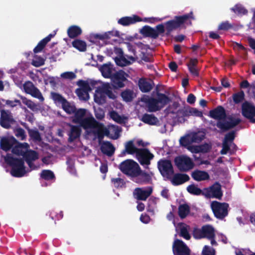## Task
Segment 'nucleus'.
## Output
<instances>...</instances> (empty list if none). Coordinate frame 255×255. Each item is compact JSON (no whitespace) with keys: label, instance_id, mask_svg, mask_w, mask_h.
<instances>
[{"label":"nucleus","instance_id":"obj_7","mask_svg":"<svg viewBox=\"0 0 255 255\" xmlns=\"http://www.w3.org/2000/svg\"><path fill=\"white\" fill-rule=\"evenodd\" d=\"M154 155L147 148H140L137 153L136 158L144 168L149 169V165L151 164Z\"/></svg>","mask_w":255,"mask_h":255},{"label":"nucleus","instance_id":"obj_12","mask_svg":"<svg viewBox=\"0 0 255 255\" xmlns=\"http://www.w3.org/2000/svg\"><path fill=\"white\" fill-rule=\"evenodd\" d=\"M204 196L207 198H215L221 199L223 196L221 185L219 182H216L212 186L204 188Z\"/></svg>","mask_w":255,"mask_h":255},{"label":"nucleus","instance_id":"obj_42","mask_svg":"<svg viewBox=\"0 0 255 255\" xmlns=\"http://www.w3.org/2000/svg\"><path fill=\"white\" fill-rule=\"evenodd\" d=\"M193 143H199L205 138V134L202 131L192 132L190 133Z\"/></svg>","mask_w":255,"mask_h":255},{"label":"nucleus","instance_id":"obj_50","mask_svg":"<svg viewBox=\"0 0 255 255\" xmlns=\"http://www.w3.org/2000/svg\"><path fill=\"white\" fill-rule=\"evenodd\" d=\"M27 130L31 138L37 141H40L41 140L40 134L38 130L30 129L28 127Z\"/></svg>","mask_w":255,"mask_h":255},{"label":"nucleus","instance_id":"obj_2","mask_svg":"<svg viewBox=\"0 0 255 255\" xmlns=\"http://www.w3.org/2000/svg\"><path fill=\"white\" fill-rule=\"evenodd\" d=\"M194 19L192 11L182 15L175 16L174 19L169 20L163 24L165 28V36H170L173 30L178 28H185L186 25H191V20Z\"/></svg>","mask_w":255,"mask_h":255},{"label":"nucleus","instance_id":"obj_26","mask_svg":"<svg viewBox=\"0 0 255 255\" xmlns=\"http://www.w3.org/2000/svg\"><path fill=\"white\" fill-rule=\"evenodd\" d=\"M70 127V131L68 134V142H72L75 139L79 138L81 135V129L80 126H74L69 124Z\"/></svg>","mask_w":255,"mask_h":255},{"label":"nucleus","instance_id":"obj_48","mask_svg":"<svg viewBox=\"0 0 255 255\" xmlns=\"http://www.w3.org/2000/svg\"><path fill=\"white\" fill-rule=\"evenodd\" d=\"M180 233L179 236L183 237L186 240H189L191 238V236L189 233V232L187 229L186 226L183 224H181L179 227Z\"/></svg>","mask_w":255,"mask_h":255},{"label":"nucleus","instance_id":"obj_27","mask_svg":"<svg viewBox=\"0 0 255 255\" xmlns=\"http://www.w3.org/2000/svg\"><path fill=\"white\" fill-rule=\"evenodd\" d=\"M140 148H137L134 144V141L130 140L125 143V149L122 152V154L126 155V154L133 155L135 154V156L137 153L139 151Z\"/></svg>","mask_w":255,"mask_h":255},{"label":"nucleus","instance_id":"obj_46","mask_svg":"<svg viewBox=\"0 0 255 255\" xmlns=\"http://www.w3.org/2000/svg\"><path fill=\"white\" fill-rule=\"evenodd\" d=\"M62 107L63 110L68 114H73L76 110V107L74 105H71L67 100L62 103Z\"/></svg>","mask_w":255,"mask_h":255},{"label":"nucleus","instance_id":"obj_53","mask_svg":"<svg viewBox=\"0 0 255 255\" xmlns=\"http://www.w3.org/2000/svg\"><path fill=\"white\" fill-rule=\"evenodd\" d=\"M110 116L112 119L119 124L124 123L123 118L116 112L112 111L110 113Z\"/></svg>","mask_w":255,"mask_h":255},{"label":"nucleus","instance_id":"obj_35","mask_svg":"<svg viewBox=\"0 0 255 255\" xmlns=\"http://www.w3.org/2000/svg\"><path fill=\"white\" fill-rule=\"evenodd\" d=\"M81 28L77 25H72L67 29V34L71 38H74L81 35L82 33Z\"/></svg>","mask_w":255,"mask_h":255},{"label":"nucleus","instance_id":"obj_34","mask_svg":"<svg viewBox=\"0 0 255 255\" xmlns=\"http://www.w3.org/2000/svg\"><path fill=\"white\" fill-rule=\"evenodd\" d=\"M144 123L149 125H155L159 121L158 119L152 114H144L141 119Z\"/></svg>","mask_w":255,"mask_h":255},{"label":"nucleus","instance_id":"obj_8","mask_svg":"<svg viewBox=\"0 0 255 255\" xmlns=\"http://www.w3.org/2000/svg\"><path fill=\"white\" fill-rule=\"evenodd\" d=\"M174 163L181 172L188 171L194 166V163L192 159L186 155H180L176 157L174 159Z\"/></svg>","mask_w":255,"mask_h":255},{"label":"nucleus","instance_id":"obj_37","mask_svg":"<svg viewBox=\"0 0 255 255\" xmlns=\"http://www.w3.org/2000/svg\"><path fill=\"white\" fill-rule=\"evenodd\" d=\"M190 211V207L188 204H181L178 207V215L180 218L184 219L189 214Z\"/></svg>","mask_w":255,"mask_h":255},{"label":"nucleus","instance_id":"obj_52","mask_svg":"<svg viewBox=\"0 0 255 255\" xmlns=\"http://www.w3.org/2000/svg\"><path fill=\"white\" fill-rule=\"evenodd\" d=\"M228 152H229L230 154L231 155L234 154L233 150H231L230 143L223 141L222 143V149L220 151V153L224 155L226 154Z\"/></svg>","mask_w":255,"mask_h":255},{"label":"nucleus","instance_id":"obj_19","mask_svg":"<svg viewBox=\"0 0 255 255\" xmlns=\"http://www.w3.org/2000/svg\"><path fill=\"white\" fill-rule=\"evenodd\" d=\"M17 143V140L13 136L10 137H2L0 140V148L5 151H8Z\"/></svg>","mask_w":255,"mask_h":255},{"label":"nucleus","instance_id":"obj_1","mask_svg":"<svg viewBox=\"0 0 255 255\" xmlns=\"http://www.w3.org/2000/svg\"><path fill=\"white\" fill-rule=\"evenodd\" d=\"M119 168L128 177L137 178L136 182L137 183H146L151 179L150 175L142 170L139 164L133 159H128L123 161L119 164Z\"/></svg>","mask_w":255,"mask_h":255},{"label":"nucleus","instance_id":"obj_23","mask_svg":"<svg viewBox=\"0 0 255 255\" xmlns=\"http://www.w3.org/2000/svg\"><path fill=\"white\" fill-rule=\"evenodd\" d=\"M142 21V18L137 15L125 16L118 20V23L123 26H128Z\"/></svg>","mask_w":255,"mask_h":255},{"label":"nucleus","instance_id":"obj_14","mask_svg":"<svg viewBox=\"0 0 255 255\" xmlns=\"http://www.w3.org/2000/svg\"><path fill=\"white\" fill-rule=\"evenodd\" d=\"M242 114L252 123H255V107L251 103L245 102L242 106Z\"/></svg>","mask_w":255,"mask_h":255},{"label":"nucleus","instance_id":"obj_10","mask_svg":"<svg viewBox=\"0 0 255 255\" xmlns=\"http://www.w3.org/2000/svg\"><path fill=\"white\" fill-rule=\"evenodd\" d=\"M229 204L213 201L211 203V208L215 216L219 219L223 220L228 214Z\"/></svg>","mask_w":255,"mask_h":255},{"label":"nucleus","instance_id":"obj_15","mask_svg":"<svg viewBox=\"0 0 255 255\" xmlns=\"http://www.w3.org/2000/svg\"><path fill=\"white\" fill-rule=\"evenodd\" d=\"M23 89L27 94H30L40 101L44 100V98L39 90L31 82L29 81L25 82L23 84Z\"/></svg>","mask_w":255,"mask_h":255},{"label":"nucleus","instance_id":"obj_63","mask_svg":"<svg viewBox=\"0 0 255 255\" xmlns=\"http://www.w3.org/2000/svg\"><path fill=\"white\" fill-rule=\"evenodd\" d=\"M233 27V25L228 21H225L221 22L218 26L219 30H228Z\"/></svg>","mask_w":255,"mask_h":255},{"label":"nucleus","instance_id":"obj_31","mask_svg":"<svg viewBox=\"0 0 255 255\" xmlns=\"http://www.w3.org/2000/svg\"><path fill=\"white\" fill-rule=\"evenodd\" d=\"M86 113V110L85 109H76L73 113L74 116L72 117V123L80 125L85 118Z\"/></svg>","mask_w":255,"mask_h":255},{"label":"nucleus","instance_id":"obj_47","mask_svg":"<svg viewBox=\"0 0 255 255\" xmlns=\"http://www.w3.org/2000/svg\"><path fill=\"white\" fill-rule=\"evenodd\" d=\"M216 126L223 131H227L233 128L230 121L224 123L222 121H217Z\"/></svg>","mask_w":255,"mask_h":255},{"label":"nucleus","instance_id":"obj_22","mask_svg":"<svg viewBox=\"0 0 255 255\" xmlns=\"http://www.w3.org/2000/svg\"><path fill=\"white\" fill-rule=\"evenodd\" d=\"M100 125L93 117L90 116L85 117L82 122L80 124L79 126L85 129L95 128Z\"/></svg>","mask_w":255,"mask_h":255},{"label":"nucleus","instance_id":"obj_55","mask_svg":"<svg viewBox=\"0 0 255 255\" xmlns=\"http://www.w3.org/2000/svg\"><path fill=\"white\" fill-rule=\"evenodd\" d=\"M244 98L245 94L242 91L234 94L233 96V101L236 104H239L242 102Z\"/></svg>","mask_w":255,"mask_h":255},{"label":"nucleus","instance_id":"obj_59","mask_svg":"<svg viewBox=\"0 0 255 255\" xmlns=\"http://www.w3.org/2000/svg\"><path fill=\"white\" fill-rule=\"evenodd\" d=\"M15 135L21 140H24L26 138V134L24 130L21 128H17L14 130Z\"/></svg>","mask_w":255,"mask_h":255},{"label":"nucleus","instance_id":"obj_51","mask_svg":"<svg viewBox=\"0 0 255 255\" xmlns=\"http://www.w3.org/2000/svg\"><path fill=\"white\" fill-rule=\"evenodd\" d=\"M45 63V59L38 55H35L34 57V59L32 60L31 64L36 67H39L41 66H42Z\"/></svg>","mask_w":255,"mask_h":255},{"label":"nucleus","instance_id":"obj_20","mask_svg":"<svg viewBox=\"0 0 255 255\" xmlns=\"http://www.w3.org/2000/svg\"><path fill=\"white\" fill-rule=\"evenodd\" d=\"M171 178L168 179L171 181V183L174 186H178L181 185L190 180L188 175L184 173H177L173 174Z\"/></svg>","mask_w":255,"mask_h":255},{"label":"nucleus","instance_id":"obj_38","mask_svg":"<svg viewBox=\"0 0 255 255\" xmlns=\"http://www.w3.org/2000/svg\"><path fill=\"white\" fill-rule=\"evenodd\" d=\"M72 46L81 52H84L87 49L86 43L80 39H76L72 43Z\"/></svg>","mask_w":255,"mask_h":255},{"label":"nucleus","instance_id":"obj_49","mask_svg":"<svg viewBox=\"0 0 255 255\" xmlns=\"http://www.w3.org/2000/svg\"><path fill=\"white\" fill-rule=\"evenodd\" d=\"M41 177L46 180H50L55 178L53 172L49 170H43L40 175Z\"/></svg>","mask_w":255,"mask_h":255},{"label":"nucleus","instance_id":"obj_43","mask_svg":"<svg viewBox=\"0 0 255 255\" xmlns=\"http://www.w3.org/2000/svg\"><path fill=\"white\" fill-rule=\"evenodd\" d=\"M187 191L191 194L194 195H202L204 196V190H202L199 188L197 187L194 184H191L187 187Z\"/></svg>","mask_w":255,"mask_h":255},{"label":"nucleus","instance_id":"obj_24","mask_svg":"<svg viewBox=\"0 0 255 255\" xmlns=\"http://www.w3.org/2000/svg\"><path fill=\"white\" fill-rule=\"evenodd\" d=\"M138 85L140 90L143 93L150 91L153 87L154 83L152 80L146 78H140L138 80Z\"/></svg>","mask_w":255,"mask_h":255},{"label":"nucleus","instance_id":"obj_9","mask_svg":"<svg viewBox=\"0 0 255 255\" xmlns=\"http://www.w3.org/2000/svg\"><path fill=\"white\" fill-rule=\"evenodd\" d=\"M214 235V229L212 226L209 225L203 226L201 229L194 228L193 231V236L196 239L211 238Z\"/></svg>","mask_w":255,"mask_h":255},{"label":"nucleus","instance_id":"obj_64","mask_svg":"<svg viewBox=\"0 0 255 255\" xmlns=\"http://www.w3.org/2000/svg\"><path fill=\"white\" fill-rule=\"evenodd\" d=\"M22 102L23 104L26 105L31 110H33L36 107L34 102L25 97L22 98Z\"/></svg>","mask_w":255,"mask_h":255},{"label":"nucleus","instance_id":"obj_62","mask_svg":"<svg viewBox=\"0 0 255 255\" xmlns=\"http://www.w3.org/2000/svg\"><path fill=\"white\" fill-rule=\"evenodd\" d=\"M77 85L80 87L79 89H83L84 90L91 91L92 89L90 87L89 83L86 81L80 80L77 82Z\"/></svg>","mask_w":255,"mask_h":255},{"label":"nucleus","instance_id":"obj_18","mask_svg":"<svg viewBox=\"0 0 255 255\" xmlns=\"http://www.w3.org/2000/svg\"><path fill=\"white\" fill-rule=\"evenodd\" d=\"M209 116L218 121H222L226 119L227 114L224 108L222 106H218L209 111Z\"/></svg>","mask_w":255,"mask_h":255},{"label":"nucleus","instance_id":"obj_57","mask_svg":"<svg viewBox=\"0 0 255 255\" xmlns=\"http://www.w3.org/2000/svg\"><path fill=\"white\" fill-rule=\"evenodd\" d=\"M47 44V42L44 39H42L38 42L36 46L34 48V53H37L42 51Z\"/></svg>","mask_w":255,"mask_h":255},{"label":"nucleus","instance_id":"obj_54","mask_svg":"<svg viewBox=\"0 0 255 255\" xmlns=\"http://www.w3.org/2000/svg\"><path fill=\"white\" fill-rule=\"evenodd\" d=\"M115 61L117 65L122 67L128 65L130 63V62L124 56H121L120 58L116 57L115 58Z\"/></svg>","mask_w":255,"mask_h":255},{"label":"nucleus","instance_id":"obj_56","mask_svg":"<svg viewBox=\"0 0 255 255\" xmlns=\"http://www.w3.org/2000/svg\"><path fill=\"white\" fill-rule=\"evenodd\" d=\"M111 181L115 187L117 188H122L126 184L124 180L121 178H112Z\"/></svg>","mask_w":255,"mask_h":255},{"label":"nucleus","instance_id":"obj_39","mask_svg":"<svg viewBox=\"0 0 255 255\" xmlns=\"http://www.w3.org/2000/svg\"><path fill=\"white\" fill-rule=\"evenodd\" d=\"M133 95V91L129 89H126L121 94L123 100L126 102H131L134 98Z\"/></svg>","mask_w":255,"mask_h":255},{"label":"nucleus","instance_id":"obj_36","mask_svg":"<svg viewBox=\"0 0 255 255\" xmlns=\"http://www.w3.org/2000/svg\"><path fill=\"white\" fill-rule=\"evenodd\" d=\"M118 31H109L103 34H96L94 35V38L104 40L110 39L113 36H118Z\"/></svg>","mask_w":255,"mask_h":255},{"label":"nucleus","instance_id":"obj_28","mask_svg":"<svg viewBox=\"0 0 255 255\" xmlns=\"http://www.w3.org/2000/svg\"><path fill=\"white\" fill-rule=\"evenodd\" d=\"M191 177L194 180L198 182L208 180L210 178L208 172L198 169L191 173Z\"/></svg>","mask_w":255,"mask_h":255},{"label":"nucleus","instance_id":"obj_29","mask_svg":"<svg viewBox=\"0 0 255 255\" xmlns=\"http://www.w3.org/2000/svg\"><path fill=\"white\" fill-rule=\"evenodd\" d=\"M28 147V143H20L17 141V143L13 146L11 151L14 154L23 156Z\"/></svg>","mask_w":255,"mask_h":255},{"label":"nucleus","instance_id":"obj_11","mask_svg":"<svg viewBox=\"0 0 255 255\" xmlns=\"http://www.w3.org/2000/svg\"><path fill=\"white\" fill-rule=\"evenodd\" d=\"M157 166L161 175L168 179L171 178L174 174L173 167L169 160H160L157 163Z\"/></svg>","mask_w":255,"mask_h":255},{"label":"nucleus","instance_id":"obj_33","mask_svg":"<svg viewBox=\"0 0 255 255\" xmlns=\"http://www.w3.org/2000/svg\"><path fill=\"white\" fill-rule=\"evenodd\" d=\"M113 65L111 63L105 64L100 69L103 76L106 78H111L112 74Z\"/></svg>","mask_w":255,"mask_h":255},{"label":"nucleus","instance_id":"obj_60","mask_svg":"<svg viewBox=\"0 0 255 255\" xmlns=\"http://www.w3.org/2000/svg\"><path fill=\"white\" fill-rule=\"evenodd\" d=\"M235 134L236 132L234 130H232L227 133L225 135L223 141L231 144V143L234 142V140L235 139L236 136Z\"/></svg>","mask_w":255,"mask_h":255},{"label":"nucleus","instance_id":"obj_16","mask_svg":"<svg viewBox=\"0 0 255 255\" xmlns=\"http://www.w3.org/2000/svg\"><path fill=\"white\" fill-rule=\"evenodd\" d=\"M15 122L11 113L8 111L1 110L0 117V125L5 129H9L11 124Z\"/></svg>","mask_w":255,"mask_h":255},{"label":"nucleus","instance_id":"obj_17","mask_svg":"<svg viewBox=\"0 0 255 255\" xmlns=\"http://www.w3.org/2000/svg\"><path fill=\"white\" fill-rule=\"evenodd\" d=\"M23 158L31 170L36 169V166L33 164V162L39 158V155L37 151L31 149H27L23 155Z\"/></svg>","mask_w":255,"mask_h":255},{"label":"nucleus","instance_id":"obj_30","mask_svg":"<svg viewBox=\"0 0 255 255\" xmlns=\"http://www.w3.org/2000/svg\"><path fill=\"white\" fill-rule=\"evenodd\" d=\"M95 128H97V130L94 131L93 132L95 135L97 136L100 141L104 138L105 135L109 136L110 135L109 130L104 127L102 124L100 123V125H98V127Z\"/></svg>","mask_w":255,"mask_h":255},{"label":"nucleus","instance_id":"obj_5","mask_svg":"<svg viewBox=\"0 0 255 255\" xmlns=\"http://www.w3.org/2000/svg\"><path fill=\"white\" fill-rule=\"evenodd\" d=\"M128 75L124 71L121 70L113 74L111 77V84L114 90H118L124 88L128 82Z\"/></svg>","mask_w":255,"mask_h":255},{"label":"nucleus","instance_id":"obj_40","mask_svg":"<svg viewBox=\"0 0 255 255\" xmlns=\"http://www.w3.org/2000/svg\"><path fill=\"white\" fill-rule=\"evenodd\" d=\"M231 10L238 15H245L248 12V10L241 4H236Z\"/></svg>","mask_w":255,"mask_h":255},{"label":"nucleus","instance_id":"obj_6","mask_svg":"<svg viewBox=\"0 0 255 255\" xmlns=\"http://www.w3.org/2000/svg\"><path fill=\"white\" fill-rule=\"evenodd\" d=\"M165 28L162 23L157 25L155 28L145 25L140 30V33L144 37L154 39H157L159 35L163 36Z\"/></svg>","mask_w":255,"mask_h":255},{"label":"nucleus","instance_id":"obj_61","mask_svg":"<svg viewBox=\"0 0 255 255\" xmlns=\"http://www.w3.org/2000/svg\"><path fill=\"white\" fill-rule=\"evenodd\" d=\"M51 94L52 99L55 102H57L62 104L66 100L61 95L58 93L52 92Z\"/></svg>","mask_w":255,"mask_h":255},{"label":"nucleus","instance_id":"obj_21","mask_svg":"<svg viewBox=\"0 0 255 255\" xmlns=\"http://www.w3.org/2000/svg\"><path fill=\"white\" fill-rule=\"evenodd\" d=\"M152 192L151 187H149L147 190H143L141 188H136L133 192V195L138 200L145 201L150 196Z\"/></svg>","mask_w":255,"mask_h":255},{"label":"nucleus","instance_id":"obj_3","mask_svg":"<svg viewBox=\"0 0 255 255\" xmlns=\"http://www.w3.org/2000/svg\"><path fill=\"white\" fill-rule=\"evenodd\" d=\"M156 91L155 98L148 97L144 100L147 105L148 111L149 112L160 111L171 102V98L168 96L160 93L157 88H156Z\"/></svg>","mask_w":255,"mask_h":255},{"label":"nucleus","instance_id":"obj_44","mask_svg":"<svg viewBox=\"0 0 255 255\" xmlns=\"http://www.w3.org/2000/svg\"><path fill=\"white\" fill-rule=\"evenodd\" d=\"M192 138L190 133L187 134L180 138L179 140L180 144L186 148L192 143Z\"/></svg>","mask_w":255,"mask_h":255},{"label":"nucleus","instance_id":"obj_25","mask_svg":"<svg viewBox=\"0 0 255 255\" xmlns=\"http://www.w3.org/2000/svg\"><path fill=\"white\" fill-rule=\"evenodd\" d=\"M102 93L106 94V97H108L110 99L115 100L117 98V93L114 90L112 85L109 83H106L103 85Z\"/></svg>","mask_w":255,"mask_h":255},{"label":"nucleus","instance_id":"obj_32","mask_svg":"<svg viewBox=\"0 0 255 255\" xmlns=\"http://www.w3.org/2000/svg\"><path fill=\"white\" fill-rule=\"evenodd\" d=\"M102 152L109 156L113 155L115 151V148L110 141H104L101 146Z\"/></svg>","mask_w":255,"mask_h":255},{"label":"nucleus","instance_id":"obj_41","mask_svg":"<svg viewBox=\"0 0 255 255\" xmlns=\"http://www.w3.org/2000/svg\"><path fill=\"white\" fill-rule=\"evenodd\" d=\"M94 100L96 103L99 104H104L107 102L106 94L102 93V88L99 90V92L94 95Z\"/></svg>","mask_w":255,"mask_h":255},{"label":"nucleus","instance_id":"obj_45","mask_svg":"<svg viewBox=\"0 0 255 255\" xmlns=\"http://www.w3.org/2000/svg\"><path fill=\"white\" fill-rule=\"evenodd\" d=\"M89 90H84L83 89H77L75 93L81 100L87 101L89 99V95L88 92Z\"/></svg>","mask_w":255,"mask_h":255},{"label":"nucleus","instance_id":"obj_58","mask_svg":"<svg viewBox=\"0 0 255 255\" xmlns=\"http://www.w3.org/2000/svg\"><path fill=\"white\" fill-rule=\"evenodd\" d=\"M177 113L183 117H188L191 116V107L187 106L180 109L178 110Z\"/></svg>","mask_w":255,"mask_h":255},{"label":"nucleus","instance_id":"obj_13","mask_svg":"<svg viewBox=\"0 0 255 255\" xmlns=\"http://www.w3.org/2000/svg\"><path fill=\"white\" fill-rule=\"evenodd\" d=\"M172 252L174 255H191V250L182 240L176 239L172 245Z\"/></svg>","mask_w":255,"mask_h":255},{"label":"nucleus","instance_id":"obj_4","mask_svg":"<svg viewBox=\"0 0 255 255\" xmlns=\"http://www.w3.org/2000/svg\"><path fill=\"white\" fill-rule=\"evenodd\" d=\"M5 160L11 168L10 174L12 176L15 177H21L25 174L26 171L24 159L14 157L12 156H7Z\"/></svg>","mask_w":255,"mask_h":255}]
</instances>
